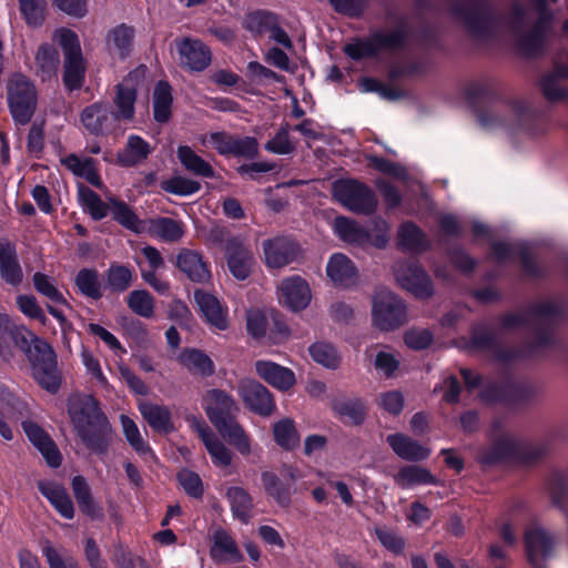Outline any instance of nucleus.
<instances>
[{"label": "nucleus", "mask_w": 568, "mask_h": 568, "mask_svg": "<svg viewBox=\"0 0 568 568\" xmlns=\"http://www.w3.org/2000/svg\"><path fill=\"white\" fill-rule=\"evenodd\" d=\"M471 346L480 349H488L493 356L498 361L506 362L515 357L516 352L510 349H504L491 336L489 332L481 331L475 332L471 337Z\"/></svg>", "instance_id": "8fccbe9b"}, {"label": "nucleus", "mask_w": 568, "mask_h": 568, "mask_svg": "<svg viewBox=\"0 0 568 568\" xmlns=\"http://www.w3.org/2000/svg\"><path fill=\"white\" fill-rule=\"evenodd\" d=\"M237 390L244 404L254 413L268 416L275 409L272 394L261 383L254 379H242Z\"/></svg>", "instance_id": "ddd939ff"}, {"label": "nucleus", "mask_w": 568, "mask_h": 568, "mask_svg": "<svg viewBox=\"0 0 568 568\" xmlns=\"http://www.w3.org/2000/svg\"><path fill=\"white\" fill-rule=\"evenodd\" d=\"M113 219L128 230L140 233L143 230L141 220L123 201L108 197Z\"/></svg>", "instance_id": "a19ab883"}, {"label": "nucleus", "mask_w": 568, "mask_h": 568, "mask_svg": "<svg viewBox=\"0 0 568 568\" xmlns=\"http://www.w3.org/2000/svg\"><path fill=\"white\" fill-rule=\"evenodd\" d=\"M216 429L241 455L247 456L252 453L250 436L235 418L222 424Z\"/></svg>", "instance_id": "4c0bfd02"}, {"label": "nucleus", "mask_w": 568, "mask_h": 568, "mask_svg": "<svg viewBox=\"0 0 568 568\" xmlns=\"http://www.w3.org/2000/svg\"><path fill=\"white\" fill-rule=\"evenodd\" d=\"M264 149L280 155L291 154L296 150V141L291 139L287 123L280 126L274 136L265 143Z\"/></svg>", "instance_id": "5fc2aeb1"}, {"label": "nucleus", "mask_w": 568, "mask_h": 568, "mask_svg": "<svg viewBox=\"0 0 568 568\" xmlns=\"http://www.w3.org/2000/svg\"><path fill=\"white\" fill-rule=\"evenodd\" d=\"M547 491L551 504L561 511L568 507V470H555L547 479Z\"/></svg>", "instance_id": "f704fd0d"}, {"label": "nucleus", "mask_w": 568, "mask_h": 568, "mask_svg": "<svg viewBox=\"0 0 568 568\" xmlns=\"http://www.w3.org/2000/svg\"><path fill=\"white\" fill-rule=\"evenodd\" d=\"M274 440L285 449H293L300 443V436L291 419H283L273 427Z\"/></svg>", "instance_id": "e2e57ef3"}, {"label": "nucleus", "mask_w": 568, "mask_h": 568, "mask_svg": "<svg viewBox=\"0 0 568 568\" xmlns=\"http://www.w3.org/2000/svg\"><path fill=\"white\" fill-rule=\"evenodd\" d=\"M450 11L476 40H489L497 33L499 27L497 19L479 0H462L454 3Z\"/></svg>", "instance_id": "7ed1b4c3"}, {"label": "nucleus", "mask_w": 568, "mask_h": 568, "mask_svg": "<svg viewBox=\"0 0 568 568\" xmlns=\"http://www.w3.org/2000/svg\"><path fill=\"white\" fill-rule=\"evenodd\" d=\"M32 374L36 381L50 393H55L61 384V377L57 367V362L32 367Z\"/></svg>", "instance_id": "6e6d98bb"}, {"label": "nucleus", "mask_w": 568, "mask_h": 568, "mask_svg": "<svg viewBox=\"0 0 568 568\" xmlns=\"http://www.w3.org/2000/svg\"><path fill=\"white\" fill-rule=\"evenodd\" d=\"M225 251L227 266L232 275L241 281L247 278L254 264V257L250 248L239 239H230Z\"/></svg>", "instance_id": "f3484780"}, {"label": "nucleus", "mask_w": 568, "mask_h": 568, "mask_svg": "<svg viewBox=\"0 0 568 568\" xmlns=\"http://www.w3.org/2000/svg\"><path fill=\"white\" fill-rule=\"evenodd\" d=\"M211 557L220 562H240L243 555L235 540L224 529H216L212 536Z\"/></svg>", "instance_id": "bb28decb"}, {"label": "nucleus", "mask_w": 568, "mask_h": 568, "mask_svg": "<svg viewBox=\"0 0 568 568\" xmlns=\"http://www.w3.org/2000/svg\"><path fill=\"white\" fill-rule=\"evenodd\" d=\"M176 267L192 282L205 283L211 278L210 270L200 252L181 248L175 260Z\"/></svg>", "instance_id": "6ab92c4d"}, {"label": "nucleus", "mask_w": 568, "mask_h": 568, "mask_svg": "<svg viewBox=\"0 0 568 568\" xmlns=\"http://www.w3.org/2000/svg\"><path fill=\"white\" fill-rule=\"evenodd\" d=\"M399 245L408 251L422 252L428 248L424 233L415 224L404 223L398 230Z\"/></svg>", "instance_id": "37998d69"}, {"label": "nucleus", "mask_w": 568, "mask_h": 568, "mask_svg": "<svg viewBox=\"0 0 568 568\" xmlns=\"http://www.w3.org/2000/svg\"><path fill=\"white\" fill-rule=\"evenodd\" d=\"M397 283L418 298H428L434 294L433 283L426 272L415 262H399L394 267Z\"/></svg>", "instance_id": "1a4fd4ad"}, {"label": "nucleus", "mask_w": 568, "mask_h": 568, "mask_svg": "<svg viewBox=\"0 0 568 568\" xmlns=\"http://www.w3.org/2000/svg\"><path fill=\"white\" fill-rule=\"evenodd\" d=\"M194 300L205 322L219 331L229 327L227 308L216 296L203 290H195Z\"/></svg>", "instance_id": "2eb2a0df"}, {"label": "nucleus", "mask_w": 568, "mask_h": 568, "mask_svg": "<svg viewBox=\"0 0 568 568\" xmlns=\"http://www.w3.org/2000/svg\"><path fill=\"white\" fill-rule=\"evenodd\" d=\"M178 359L194 376L209 377L215 372L213 361L200 349L186 348L180 353Z\"/></svg>", "instance_id": "c756f323"}, {"label": "nucleus", "mask_w": 568, "mask_h": 568, "mask_svg": "<svg viewBox=\"0 0 568 568\" xmlns=\"http://www.w3.org/2000/svg\"><path fill=\"white\" fill-rule=\"evenodd\" d=\"M17 305L29 318L37 320L42 325L47 324V316L33 295H19L17 297Z\"/></svg>", "instance_id": "774afa93"}, {"label": "nucleus", "mask_w": 568, "mask_h": 568, "mask_svg": "<svg viewBox=\"0 0 568 568\" xmlns=\"http://www.w3.org/2000/svg\"><path fill=\"white\" fill-rule=\"evenodd\" d=\"M26 409V404L13 395L6 386L0 385V435L6 440L13 438L11 425Z\"/></svg>", "instance_id": "4468645a"}, {"label": "nucleus", "mask_w": 568, "mask_h": 568, "mask_svg": "<svg viewBox=\"0 0 568 568\" xmlns=\"http://www.w3.org/2000/svg\"><path fill=\"white\" fill-rule=\"evenodd\" d=\"M310 355L317 364L335 369L341 364V355L337 349L329 343L316 342L308 348Z\"/></svg>", "instance_id": "3c124183"}, {"label": "nucleus", "mask_w": 568, "mask_h": 568, "mask_svg": "<svg viewBox=\"0 0 568 568\" xmlns=\"http://www.w3.org/2000/svg\"><path fill=\"white\" fill-rule=\"evenodd\" d=\"M527 558L535 568H541V560L552 550L554 539L539 527L530 528L525 534Z\"/></svg>", "instance_id": "4be33fe9"}, {"label": "nucleus", "mask_w": 568, "mask_h": 568, "mask_svg": "<svg viewBox=\"0 0 568 568\" xmlns=\"http://www.w3.org/2000/svg\"><path fill=\"white\" fill-rule=\"evenodd\" d=\"M28 357L32 364L44 365L57 362V356L53 348L43 339H34L32 349L29 351Z\"/></svg>", "instance_id": "338daca9"}, {"label": "nucleus", "mask_w": 568, "mask_h": 568, "mask_svg": "<svg viewBox=\"0 0 568 568\" xmlns=\"http://www.w3.org/2000/svg\"><path fill=\"white\" fill-rule=\"evenodd\" d=\"M193 427L214 463L223 467L229 466L232 462L231 450L216 437L207 425L204 422L194 420Z\"/></svg>", "instance_id": "a878e982"}, {"label": "nucleus", "mask_w": 568, "mask_h": 568, "mask_svg": "<svg viewBox=\"0 0 568 568\" xmlns=\"http://www.w3.org/2000/svg\"><path fill=\"white\" fill-rule=\"evenodd\" d=\"M33 285L37 292L47 297L51 303L67 305V300L58 290L54 280L47 274L37 272L33 275Z\"/></svg>", "instance_id": "0e129e2a"}, {"label": "nucleus", "mask_w": 568, "mask_h": 568, "mask_svg": "<svg viewBox=\"0 0 568 568\" xmlns=\"http://www.w3.org/2000/svg\"><path fill=\"white\" fill-rule=\"evenodd\" d=\"M75 285L84 296L93 300L102 297L100 275L97 270L82 268L75 276Z\"/></svg>", "instance_id": "de8ad7c7"}, {"label": "nucleus", "mask_w": 568, "mask_h": 568, "mask_svg": "<svg viewBox=\"0 0 568 568\" xmlns=\"http://www.w3.org/2000/svg\"><path fill=\"white\" fill-rule=\"evenodd\" d=\"M333 196L344 207L357 214L369 215L377 207L374 192L357 180L342 179L335 181Z\"/></svg>", "instance_id": "423d86ee"}, {"label": "nucleus", "mask_w": 568, "mask_h": 568, "mask_svg": "<svg viewBox=\"0 0 568 568\" xmlns=\"http://www.w3.org/2000/svg\"><path fill=\"white\" fill-rule=\"evenodd\" d=\"M133 39V28L126 24L116 26L108 32L106 49L112 57L125 59L131 52Z\"/></svg>", "instance_id": "7c9ffc66"}, {"label": "nucleus", "mask_w": 568, "mask_h": 568, "mask_svg": "<svg viewBox=\"0 0 568 568\" xmlns=\"http://www.w3.org/2000/svg\"><path fill=\"white\" fill-rule=\"evenodd\" d=\"M8 102L17 123L27 124L37 106V90L28 77L14 73L7 83Z\"/></svg>", "instance_id": "39448f33"}, {"label": "nucleus", "mask_w": 568, "mask_h": 568, "mask_svg": "<svg viewBox=\"0 0 568 568\" xmlns=\"http://www.w3.org/2000/svg\"><path fill=\"white\" fill-rule=\"evenodd\" d=\"M181 63L192 71H202L211 62V52L201 41L184 39L179 43Z\"/></svg>", "instance_id": "b1692460"}, {"label": "nucleus", "mask_w": 568, "mask_h": 568, "mask_svg": "<svg viewBox=\"0 0 568 568\" xmlns=\"http://www.w3.org/2000/svg\"><path fill=\"white\" fill-rule=\"evenodd\" d=\"M557 313V307L551 303H541L531 310L523 313H515L505 315L503 325L505 327L530 326L538 327L546 323Z\"/></svg>", "instance_id": "aec40b11"}, {"label": "nucleus", "mask_w": 568, "mask_h": 568, "mask_svg": "<svg viewBox=\"0 0 568 568\" xmlns=\"http://www.w3.org/2000/svg\"><path fill=\"white\" fill-rule=\"evenodd\" d=\"M52 39L62 48L64 58L82 55L79 38L71 29L55 30Z\"/></svg>", "instance_id": "69168bd1"}, {"label": "nucleus", "mask_w": 568, "mask_h": 568, "mask_svg": "<svg viewBox=\"0 0 568 568\" xmlns=\"http://www.w3.org/2000/svg\"><path fill=\"white\" fill-rule=\"evenodd\" d=\"M128 307L136 315L150 318L154 315V298L146 290H135L126 297Z\"/></svg>", "instance_id": "864d4df0"}, {"label": "nucleus", "mask_w": 568, "mask_h": 568, "mask_svg": "<svg viewBox=\"0 0 568 568\" xmlns=\"http://www.w3.org/2000/svg\"><path fill=\"white\" fill-rule=\"evenodd\" d=\"M376 346H369L365 349V358L372 361L374 367L385 377H392L399 367V361L394 353L378 351L375 355Z\"/></svg>", "instance_id": "09e8293b"}, {"label": "nucleus", "mask_w": 568, "mask_h": 568, "mask_svg": "<svg viewBox=\"0 0 568 568\" xmlns=\"http://www.w3.org/2000/svg\"><path fill=\"white\" fill-rule=\"evenodd\" d=\"M395 481L403 488L414 485L436 484L437 480L430 471L420 466H405L395 476Z\"/></svg>", "instance_id": "79ce46f5"}, {"label": "nucleus", "mask_w": 568, "mask_h": 568, "mask_svg": "<svg viewBox=\"0 0 568 568\" xmlns=\"http://www.w3.org/2000/svg\"><path fill=\"white\" fill-rule=\"evenodd\" d=\"M20 12L28 26L39 28L45 20V0H18Z\"/></svg>", "instance_id": "13d9d810"}, {"label": "nucleus", "mask_w": 568, "mask_h": 568, "mask_svg": "<svg viewBox=\"0 0 568 568\" xmlns=\"http://www.w3.org/2000/svg\"><path fill=\"white\" fill-rule=\"evenodd\" d=\"M84 70L82 55L64 58L63 82L69 90H75L82 85Z\"/></svg>", "instance_id": "bf43d9fd"}, {"label": "nucleus", "mask_w": 568, "mask_h": 568, "mask_svg": "<svg viewBox=\"0 0 568 568\" xmlns=\"http://www.w3.org/2000/svg\"><path fill=\"white\" fill-rule=\"evenodd\" d=\"M22 428L29 440L42 454L48 465L59 467L61 465V454L50 436L33 422H23Z\"/></svg>", "instance_id": "412c9836"}, {"label": "nucleus", "mask_w": 568, "mask_h": 568, "mask_svg": "<svg viewBox=\"0 0 568 568\" xmlns=\"http://www.w3.org/2000/svg\"><path fill=\"white\" fill-rule=\"evenodd\" d=\"M491 432V444L483 455L485 463L494 464L507 458L519 456L521 454V440L514 434L504 432L499 420L493 423Z\"/></svg>", "instance_id": "9d476101"}, {"label": "nucleus", "mask_w": 568, "mask_h": 568, "mask_svg": "<svg viewBox=\"0 0 568 568\" xmlns=\"http://www.w3.org/2000/svg\"><path fill=\"white\" fill-rule=\"evenodd\" d=\"M38 489L62 517L67 519L74 517L72 500L63 486L51 481H39Z\"/></svg>", "instance_id": "c85d7f7f"}, {"label": "nucleus", "mask_w": 568, "mask_h": 568, "mask_svg": "<svg viewBox=\"0 0 568 568\" xmlns=\"http://www.w3.org/2000/svg\"><path fill=\"white\" fill-rule=\"evenodd\" d=\"M80 122L92 135H108L120 128L116 116L104 102L85 106L80 114Z\"/></svg>", "instance_id": "9b49d317"}, {"label": "nucleus", "mask_w": 568, "mask_h": 568, "mask_svg": "<svg viewBox=\"0 0 568 568\" xmlns=\"http://www.w3.org/2000/svg\"><path fill=\"white\" fill-rule=\"evenodd\" d=\"M0 273L2 278L11 285H19L23 278L16 247L9 242L0 243Z\"/></svg>", "instance_id": "2f4dec72"}, {"label": "nucleus", "mask_w": 568, "mask_h": 568, "mask_svg": "<svg viewBox=\"0 0 568 568\" xmlns=\"http://www.w3.org/2000/svg\"><path fill=\"white\" fill-rule=\"evenodd\" d=\"M203 400L206 415L215 428L234 419L240 410L234 398L221 389L207 390Z\"/></svg>", "instance_id": "f8f14e48"}, {"label": "nucleus", "mask_w": 568, "mask_h": 568, "mask_svg": "<svg viewBox=\"0 0 568 568\" xmlns=\"http://www.w3.org/2000/svg\"><path fill=\"white\" fill-rule=\"evenodd\" d=\"M139 410L149 425L156 432L170 433L173 430L171 412L166 406L151 402H141Z\"/></svg>", "instance_id": "473e14b6"}, {"label": "nucleus", "mask_w": 568, "mask_h": 568, "mask_svg": "<svg viewBox=\"0 0 568 568\" xmlns=\"http://www.w3.org/2000/svg\"><path fill=\"white\" fill-rule=\"evenodd\" d=\"M262 483L267 495L273 497L275 501L287 507L291 503V489L284 485L281 479L272 471L262 473Z\"/></svg>", "instance_id": "603ef678"}, {"label": "nucleus", "mask_w": 568, "mask_h": 568, "mask_svg": "<svg viewBox=\"0 0 568 568\" xmlns=\"http://www.w3.org/2000/svg\"><path fill=\"white\" fill-rule=\"evenodd\" d=\"M405 31L403 28L377 31L368 39L355 41L344 47V52L354 60L373 57L384 51H392L403 45Z\"/></svg>", "instance_id": "0eeeda50"}, {"label": "nucleus", "mask_w": 568, "mask_h": 568, "mask_svg": "<svg viewBox=\"0 0 568 568\" xmlns=\"http://www.w3.org/2000/svg\"><path fill=\"white\" fill-rule=\"evenodd\" d=\"M232 514L240 521L247 524L252 517L253 500L251 495L242 487L234 486L226 490Z\"/></svg>", "instance_id": "e433bc0d"}, {"label": "nucleus", "mask_w": 568, "mask_h": 568, "mask_svg": "<svg viewBox=\"0 0 568 568\" xmlns=\"http://www.w3.org/2000/svg\"><path fill=\"white\" fill-rule=\"evenodd\" d=\"M557 0H532L535 8L516 4L511 13V27L518 49L526 55H536L544 49L551 20L544 7Z\"/></svg>", "instance_id": "f03ea898"}, {"label": "nucleus", "mask_w": 568, "mask_h": 568, "mask_svg": "<svg viewBox=\"0 0 568 568\" xmlns=\"http://www.w3.org/2000/svg\"><path fill=\"white\" fill-rule=\"evenodd\" d=\"M326 273L336 285L349 286L357 280V270L354 263L342 253H335L331 256Z\"/></svg>", "instance_id": "cd10ccee"}, {"label": "nucleus", "mask_w": 568, "mask_h": 568, "mask_svg": "<svg viewBox=\"0 0 568 568\" xmlns=\"http://www.w3.org/2000/svg\"><path fill=\"white\" fill-rule=\"evenodd\" d=\"M106 285L112 292L121 293L126 291L132 283V271L121 264H112L105 272Z\"/></svg>", "instance_id": "4d7b16f0"}, {"label": "nucleus", "mask_w": 568, "mask_h": 568, "mask_svg": "<svg viewBox=\"0 0 568 568\" xmlns=\"http://www.w3.org/2000/svg\"><path fill=\"white\" fill-rule=\"evenodd\" d=\"M121 424L124 436L133 449L141 456H153L150 446L141 436L136 424L130 417L124 415L121 416Z\"/></svg>", "instance_id": "680f3d73"}, {"label": "nucleus", "mask_w": 568, "mask_h": 568, "mask_svg": "<svg viewBox=\"0 0 568 568\" xmlns=\"http://www.w3.org/2000/svg\"><path fill=\"white\" fill-rule=\"evenodd\" d=\"M372 321L379 331L397 329L408 321L406 305L393 292L378 290L373 296Z\"/></svg>", "instance_id": "20e7f679"}, {"label": "nucleus", "mask_w": 568, "mask_h": 568, "mask_svg": "<svg viewBox=\"0 0 568 568\" xmlns=\"http://www.w3.org/2000/svg\"><path fill=\"white\" fill-rule=\"evenodd\" d=\"M176 155L182 166L190 173L201 178H214L212 165L194 152L189 145H180Z\"/></svg>", "instance_id": "72a5a7b5"}, {"label": "nucleus", "mask_w": 568, "mask_h": 568, "mask_svg": "<svg viewBox=\"0 0 568 568\" xmlns=\"http://www.w3.org/2000/svg\"><path fill=\"white\" fill-rule=\"evenodd\" d=\"M172 94L166 82H159L153 94V112L158 122H168L171 116Z\"/></svg>", "instance_id": "a18cd8bd"}, {"label": "nucleus", "mask_w": 568, "mask_h": 568, "mask_svg": "<svg viewBox=\"0 0 568 568\" xmlns=\"http://www.w3.org/2000/svg\"><path fill=\"white\" fill-rule=\"evenodd\" d=\"M150 153L151 146L145 140L139 135H130L118 159L123 166H134L144 161Z\"/></svg>", "instance_id": "c9c22d12"}, {"label": "nucleus", "mask_w": 568, "mask_h": 568, "mask_svg": "<svg viewBox=\"0 0 568 568\" xmlns=\"http://www.w3.org/2000/svg\"><path fill=\"white\" fill-rule=\"evenodd\" d=\"M280 21L277 14L266 10L251 12L245 18V28L255 36L270 33Z\"/></svg>", "instance_id": "c03bdc74"}, {"label": "nucleus", "mask_w": 568, "mask_h": 568, "mask_svg": "<svg viewBox=\"0 0 568 568\" xmlns=\"http://www.w3.org/2000/svg\"><path fill=\"white\" fill-rule=\"evenodd\" d=\"M386 442L394 453L405 460L420 462L428 458L430 455L429 448L404 434H390L387 436Z\"/></svg>", "instance_id": "393cba45"}, {"label": "nucleus", "mask_w": 568, "mask_h": 568, "mask_svg": "<svg viewBox=\"0 0 568 568\" xmlns=\"http://www.w3.org/2000/svg\"><path fill=\"white\" fill-rule=\"evenodd\" d=\"M278 293L280 302L292 311L304 310L312 297L308 284L300 276L283 280L278 286Z\"/></svg>", "instance_id": "dca6fc26"}, {"label": "nucleus", "mask_w": 568, "mask_h": 568, "mask_svg": "<svg viewBox=\"0 0 568 568\" xmlns=\"http://www.w3.org/2000/svg\"><path fill=\"white\" fill-rule=\"evenodd\" d=\"M266 264L281 268L293 262L298 253L297 245L287 237H275L263 243Z\"/></svg>", "instance_id": "a211bd4d"}, {"label": "nucleus", "mask_w": 568, "mask_h": 568, "mask_svg": "<svg viewBox=\"0 0 568 568\" xmlns=\"http://www.w3.org/2000/svg\"><path fill=\"white\" fill-rule=\"evenodd\" d=\"M145 68H139L130 72L122 82L115 87L113 97L115 111L112 113L116 116L119 124L122 121L130 122L134 119L136 93L145 75Z\"/></svg>", "instance_id": "6e6552de"}, {"label": "nucleus", "mask_w": 568, "mask_h": 568, "mask_svg": "<svg viewBox=\"0 0 568 568\" xmlns=\"http://www.w3.org/2000/svg\"><path fill=\"white\" fill-rule=\"evenodd\" d=\"M254 365L256 374L280 390H287L295 384V375L290 368L271 361H257Z\"/></svg>", "instance_id": "5701e85b"}, {"label": "nucleus", "mask_w": 568, "mask_h": 568, "mask_svg": "<svg viewBox=\"0 0 568 568\" xmlns=\"http://www.w3.org/2000/svg\"><path fill=\"white\" fill-rule=\"evenodd\" d=\"M58 51L50 44H41L36 54V73L43 81L55 75L59 67Z\"/></svg>", "instance_id": "58836bf2"}, {"label": "nucleus", "mask_w": 568, "mask_h": 568, "mask_svg": "<svg viewBox=\"0 0 568 568\" xmlns=\"http://www.w3.org/2000/svg\"><path fill=\"white\" fill-rule=\"evenodd\" d=\"M79 196L84 209L94 220H101L108 215L110 203H104L100 196L89 187L80 186Z\"/></svg>", "instance_id": "052dcab7"}, {"label": "nucleus", "mask_w": 568, "mask_h": 568, "mask_svg": "<svg viewBox=\"0 0 568 568\" xmlns=\"http://www.w3.org/2000/svg\"><path fill=\"white\" fill-rule=\"evenodd\" d=\"M333 227L344 242L364 244L369 240L368 233L348 217L337 216L334 220Z\"/></svg>", "instance_id": "ea45409f"}, {"label": "nucleus", "mask_w": 568, "mask_h": 568, "mask_svg": "<svg viewBox=\"0 0 568 568\" xmlns=\"http://www.w3.org/2000/svg\"><path fill=\"white\" fill-rule=\"evenodd\" d=\"M68 413L83 445L94 454H105L113 429L97 399L91 395H73L68 402Z\"/></svg>", "instance_id": "f257e3e1"}, {"label": "nucleus", "mask_w": 568, "mask_h": 568, "mask_svg": "<svg viewBox=\"0 0 568 568\" xmlns=\"http://www.w3.org/2000/svg\"><path fill=\"white\" fill-rule=\"evenodd\" d=\"M151 231L165 242H176L184 235V225L173 219L159 217L151 221Z\"/></svg>", "instance_id": "49530a36"}]
</instances>
